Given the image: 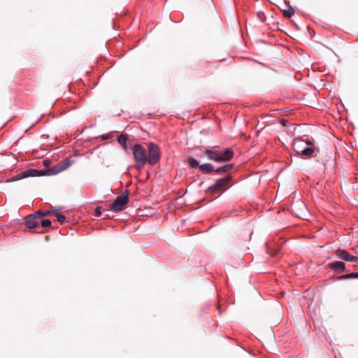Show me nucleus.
Returning <instances> with one entry per match:
<instances>
[{
	"label": "nucleus",
	"instance_id": "f257e3e1",
	"mask_svg": "<svg viewBox=\"0 0 358 358\" xmlns=\"http://www.w3.org/2000/svg\"><path fill=\"white\" fill-rule=\"evenodd\" d=\"M133 157L136 164V168L141 169L146 163L153 166L157 164V144L151 143L148 145V156L145 148L141 144L136 143L133 147Z\"/></svg>",
	"mask_w": 358,
	"mask_h": 358
},
{
	"label": "nucleus",
	"instance_id": "f03ea898",
	"mask_svg": "<svg viewBox=\"0 0 358 358\" xmlns=\"http://www.w3.org/2000/svg\"><path fill=\"white\" fill-rule=\"evenodd\" d=\"M203 155L209 159L217 162H224L229 161L234 156L233 151L231 148H226L224 150H206Z\"/></svg>",
	"mask_w": 358,
	"mask_h": 358
},
{
	"label": "nucleus",
	"instance_id": "7ed1b4c3",
	"mask_svg": "<svg viewBox=\"0 0 358 358\" xmlns=\"http://www.w3.org/2000/svg\"><path fill=\"white\" fill-rule=\"evenodd\" d=\"M50 175H52L51 169L37 170L34 169H29L21 172L20 173H19L18 175L12 178L8 179L6 182H14L28 177H36Z\"/></svg>",
	"mask_w": 358,
	"mask_h": 358
},
{
	"label": "nucleus",
	"instance_id": "20e7f679",
	"mask_svg": "<svg viewBox=\"0 0 358 358\" xmlns=\"http://www.w3.org/2000/svg\"><path fill=\"white\" fill-rule=\"evenodd\" d=\"M129 202V195L128 192H125L121 195L118 196L113 203L110 206V209L115 212L119 213L122 211L124 208V206L127 205Z\"/></svg>",
	"mask_w": 358,
	"mask_h": 358
},
{
	"label": "nucleus",
	"instance_id": "39448f33",
	"mask_svg": "<svg viewBox=\"0 0 358 358\" xmlns=\"http://www.w3.org/2000/svg\"><path fill=\"white\" fill-rule=\"evenodd\" d=\"M231 179V177L230 176H227L223 178L217 180L214 185L208 188V192L214 194L215 192L225 191L229 187Z\"/></svg>",
	"mask_w": 358,
	"mask_h": 358
},
{
	"label": "nucleus",
	"instance_id": "423d86ee",
	"mask_svg": "<svg viewBox=\"0 0 358 358\" xmlns=\"http://www.w3.org/2000/svg\"><path fill=\"white\" fill-rule=\"evenodd\" d=\"M336 256L347 262H358V257L350 255L346 250L343 249H338L336 251Z\"/></svg>",
	"mask_w": 358,
	"mask_h": 358
},
{
	"label": "nucleus",
	"instance_id": "0eeeda50",
	"mask_svg": "<svg viewBox=\"0 0 358 358\" xmlns=\"http://www.w3.org/2000/svg\"><path fill=\"white\" fill-rule=\"evenodd\" d=\"M37 216H34V214L29 215L25 218L26 226L29 229H35L39 226V222L36 220Z\"/></svg>",
	"mask_w": 358,
	"mask_h": 358
},
{
	"label": "nucleus",
	"instance_id": "6e6552de",
	"mask_svg": "<svg viewBox=\"0 0 358 358\" xmlns=\"http://www.w3.org/2000/svg\"><path fill=\"white\" fill-rule=\"evenodd\" d=\"M72 164V162L70 159H66L62 162L59 164V166L57 167L56 169L51 170L52 174H56L59 173V171H64L66 169H68Z\"/></svg>",
	"mask_w": 358,
	"mask_h": 358
},
{
	"label": "nucleus",
	"instance_id": "1a4fd4ad",
	"mask_svg": "<svg viewBox=\"0 0 358 358\" xmlns=\"http://www.w3.org/2000/svg\"><path fill=\"white\" fill-rule=\"evenodd\" d=\"M310 145L311 143H304L303 141L301 140H295L293 143V147L294 150L296 152L297 154L300 155L301 151L303 150L304 148V145Z\"/></svg>",
	"mask_w": 358,
	"mask_h": 358
},
{
	"label": "nucleus",
	"instance_id": "9d476101",
	"mask_svg": "<svg viewBox=\"0 0 358 358\" xmlns=\"http://www.w3.org/2000/svg\"><path fill=\"white\" fill-rule=\"evenodd\" d=\"M329 265L333 270L338 273H342L345 270V265L343 262H336L330 264Z\"/></svg>",
	"mask_w": 358,
	"mask_h": 358
},
{
	"label": "nucleus",
	"instance_id": "9b49d317",
	"mask_svg": "<svg viewBox=\"0 0 358 358\" xmlns=\"http://www.w3.org/2000/svg\"><path fill=\"white\" fill-rule=\"evenodd\" d=\"M117 142L123 147L124 150H127L129 148V145L127 144L128 140L124 135H120L117 137Z\"/></svg>",
	"mask_w": 358,
	"mask_h": 358
},
{
	"label": "nucleus",
	"instance_id": "f8f14e48",
	"mask_svg": "<svg viewBox=\"0 0 358 358\" xmlns=\"http://www.w3.org/2000/svg\"><path fill=\"white\" fill-rule=\"evenodd\" d=\"M199 169L204 173H211L214 171L213 166L211 164L206 163L199 166Z\"/></svg>",
	"mask_w": 358,
	"mask_h": 358
},
{
	"label": "nucleus",
	"instance_id": "ddd939ff",
	"mask_svg": "<svg viewBox=\"0 0 358 358\" xmlns=\"http://www.w3.org/2000/svg\"><path fill=\"white\" fill-rule=\"evenodd\" d=\"M232 168L233 164H227L220 168H217V169L215 170V171L217 173H226L230 171Z\"/></svg>",
	"mask_w": 358,
	"mask_h": 358
},
{
	"label": "nucleus",
	"instance_id": "4468645a",
	"mask_svg": "<svg viewBox=\"0 0 358 358\" xmlns=\"http://www.w3.org/2000/svg\"><path fill=\"white\" fill-rule=\"evenodd\" d=\"M314 152V149L312 148H304L302 151H301V155L306 157H311L313 153Z\"/></svg>",
	"mask_w": 358,
	"mask_h": 358
},
{
	"label": "nucleus",
	"instance_id": "2eb2a0df",
	"mask_svg": "<svg viewBox=\"0 0 358 358\" xmlns=\"http://www.w3.org/2000/svg\"><path fill=\"white\" fill-rule=\"evenodd\" d=\"M358 278V273H351L346 275H341L338 278V280H346L350 278Z\"/></svg>",
	"mask_w": 358,
	"mask_h": 358
},
{
	"label": "nucleus",
	"instance_id": "dca6fc26",
	"mask_svg": "<svg viewBox=\"0 0 358 358\" xmlns=\"http://www.w3.org/2000/svg\"><path fill=\"white\" fill-rule=\"evenodd\" d=\"M284 16L286 17H291L294 14L293 8L288 6L287 9L283 10Z\"/></svg>",
	"mask_w": 358,
	"mask_h": 358
},
{
	"label": "nucleus",
	"instance_id": "f3484780",
	"mask_svg": "<svg viewBox=\"0 0 358 358\" xmlns=\"http://www.w3.org/2000/svg\"><path fill=\"white\" fill-rule=\"evenodd\" d=\"M280 250V248L279 246H276L275 248H272V245L268 246V252L270 254L271 257L275 256V254H277Z\"/></svg>",
	"mask_w": 358,
	"mask_h": 358
},
{
	"label": "nucleus",
	"instance_id": "a211bd4d",
	"mask_svg": "<svg viewBox=\"0 0 358 358\" xmlns=\"http://www.w3.org/2000/svg\"><path fill=\"white\" fill-rule=\"evenodd\" d=\"M53 213L52 210H45V211H38L37 213H34V216H37L38 217H42L45 216H48Z\"/></svg>",
	"mask_w": 358,
	"mask_h": 358
},
{
	"label": "nucleus",
	"instance_id": "6ab92c4d",
	"mask_svg": "<svg viewBox=\"0 0 358 358\" xmlns=\"http://www.w3.org/2000/svg\"><path fill=\"white\" fill-rule=\"evenodd\" d=\"M187 162L189 166L192 168L199 167L200 166L199 165L198 162L192 157L188 158Z\"/></svg>",
	"mask_w": 358,
	"mask_h": 358
},
{
	"label": "nucleus",
	"instance_id": "aec40b11",
	"mask_svg": "<svg viewBox=\"0 0 358 358\" xmlns=\"http://www.w3.org/2000/svg\"><path fill=\"white\" fill-rule=\"evenodd\" d=\"M52 222L50 220L44 219L41 221V225L43 228L48 227L51 225Z\"/></svg>",
	"mask_w": 358,
	"mask_h": 358
},
{
	"label": "nucleus",
	"instance_id": "412c9836",
	"mask_svg": "<svg viewBox=\"0 0 358 358\" xmlns=\"http://www.w3.org/2000/svg\"><path fill=\"white\" fill-rule=\"evenodd\" d=\"M113 137L112 132L101 135L99 138L101 141H106Z\"/></svg>",
	"mask_w": 358,
	"mask_h": 358
},
{
	"label": "nucleus",
	"instance_id": "4be33fe9",
	"mask_svg": "<svg viewBox=\"0 0 358 358\" xmlns=\"http://www.w3.org/2000/svg\"><path fill=\"white\" fill-rule=\"evenodd\" d=\"M57 220L60 223H64L66 220V217L62 214H57L56 215Z\"/></svg>",
	"mask_w": 358,
	"mask_h": 358
},
{
	"label": "nucleus",
	"instance_id": "5701e85b",
	"mask_svg": "<svg viewBox=\"0 0 358 358\" xmlns=\"http://www.w3.org/2000/svg\"><path fill=\"white\" fill-rule=\"evenodd\" d=\"M102 214V207L101 206H98L95 208V211H94V215L96 217H99Z\"/></svg>",
	"mask_w": 358,
	"mask_h": 358
},
{
	"label": "nucleus",
	"instance_id": "b1692460",
	"mask_svg": "<svg viewBox=\"0 0 358 358\" xmlns=\"http://www.w3.org/2000/svg\"><path fill=\"white\" fill-rule=\"evenodd\" d=\"M43 164L45 166L48 167V166H49L50 165V161L49 159H44L43 161Z\"/></svg>",
	"mask_w": 358,
	"mask_h": 358
},
{
	"label": "nucleus",
	"instance_id": "393cba45",
	"mask_svg": "<svg viewBox=\"0 0 358 358\" xmlns=\"http://www.w3.org/2000/svg\"><path fill=\"white\" fill-rule=\"evenodd\" d=\"M280 123H281V124H282V126L286 127V126H287V124H288L289 122H288L287 120H282L280 121Z\"/></svg>",
	"mask_w": 358,
	"mask_h": 358
}]
</instances>
